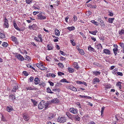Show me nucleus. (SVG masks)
Segmentation results:
<instances>
[{
	"mask_svg": "<svg viewBox=\"0 0 124 124\" xmlns=\"http://www.w3.org/2000/svg\"><path fill=\"white\" fill-rule=\"evenodd\" d=\"M60 53L62 55H66L65 53L62 51H60Z\"/></svg>",
	"mask_w": 124,
	"mask_h": 124,
	"instance_id": "obj_58",
	"label": "nucleus"
},
{
	"mask_svg": "<svg viewBox=\"0 0 124 124\" xmlns=\"http://www.w3.org/2000/svg\"><path fill=\"white\" fill-rule=\"evenodd\" d=\"M96 46L97 49L99 50H101L102 47L101 44H98L96 45Z\"/></svg>",
	"mask_w": 124,
	"mask_h": 124,
	"instance_id": "obj_18",
	"label": "nucleus"
},
{
	"mask_svg": "<svg viewBox=\"0 0 124 124\" xmlns=\"http://www.w3.org/2000/svg\"><path fill=\"white\" fill-rule=\"evenodd\" d=\"M31 100L32 103H33L34 106H36L37 105V102L35 100L31 99Z\"/></svg>",
	"mask_w": 124,
	"mask_h": 124,
	"instance_id": "obj_28",
	"label": "nucleus"
},
{
	"mask_svg": "<svg viewBox=\"0 0 124 124\" xmlns=\"http://www.w3.org/2000/svg\"><path fill=\"white\" fill-rule=\"evenodd\" d=\"M13 26L16 29L19 31H21V29L18 27L17 26V24L15 22H13Z\"/></svg>",
	"mask_w": 124,
	"mask_h": 124,
	"instance_id": "obj_12",
	"label": "nucleus"
},
{
	"mask_svg": "<svg viewBox=\"0 0 124 124\" xmlns=\"http://www.w3.org/2000/svg\"><path fill=\"white\" fill-rule=\"evenodd\" d=\"M44 107V102H40L38 105V108L39 109H42Z\"/></svg>",
	"mask_w": 124,
	"mask_h": 124,
	"instance_id": "obj_5",
	"label": "nucleus"
},
{
	"mask_svg": "<svg viewBox=\"0 0 124 124\" xmlns=\"http://www.w3.org/2000/svg\"><path fill=\"white\" fill-rule=\"evenodd\" d=\"M108 13L109 14H108V15L110 16H112L113 15V13L109 11Z\"/></svg>",
	"mask_w": 124,
	"mask_h": 124,
	"instance_id": "obj_55",
	"label": "nucleus"
},
{
	"mask_svg": "<svg viewBox=\"0 0 124 124\" xmlns=\"http://www.w3.org/2000/svg\"><path fill=\"white\" fill-rule=\"evenodd\" d=\"M117 74L119 76H123V74L122 72H117Z\"/></svg>",
	"mask_w": 124,
	"mask_h": 124,
	"instance_id": "obj_57",
	"label": "nucleus"
},
{
	"mask_svg": "<svg viewBox=\"0 0 124 124\" xmlns=\"http://www.w3.org/2000/svg\"><path fill=\"white\" fill-rule=\"evenodd\" d=\"M59 102V101L58 99L54 98V99L51 100L50 103H52L54 104H57Z\"/></svg>",
	"mask_w": 124,
	"mask_h": 124,
	"instance_id": "obj_8",
	"label": "nucleus"
},
{
	"mask_svg": "<svg viewBox=\"0 0 124 124\" xmlns=\"http://www.w3.org/2000/svg\"><path fill=\"white\" fill-rule=\"evenodd\" d=\"M47 92L51 93H54L49 88H47Z\"/></svg>",
	"mask_w": 124,
	"mask_h": 124,
	"instance_id": "obj_36",
	"label": "nucleus"
},
{
	"mask_svg": "<svg viewBox=\"0 0 124 124\" xmlns=\"http://www.w3.org/2000/svg\"><path fill=\"white\" fill-rule=\"evenodd\" d=\"M48 107V105L47 104H46V103H44V108H45V110Z\"/></svg>",
	"mask_w": 124,
	"mask_h": 124,
	"instance_id": "obj_62",
	"label": "nucleus"
},
{
	"mask_svg": "<svg viewBox=\"0 0 124 124\" xmlns=\"http://www.w3.org/2000/svg\"><path fill=\"white\" fill-rule=\"evenodd\" d=\"M100 81L99 78H95L93 79V83L94 84H96L97 82L99 83Z\"/></svg>",
	"mask_w": 124,
	"mask_h": 124,
	"instance_id": "obj_10",
	"label": "nucleus"
},
{
	"mask_svg": "<svg viewBox=\"0 0 124 124\" xmlns=\"http://www.w3.org/2000/svg\"><path fill=\"white\" fill-rule=\"evenodd\" d=\"M47 47H48V50H50L53 49V47L51 44L47 45Z\"/></svg>",
	"mask_w": 124,
	"mask_h": 124,
	"instance_id": "obj_14",
	"label": "nucleus"
},
{
	"mask_svg": "<svg viewBox=\"0 0 124 124\" xmlns=\"http://www.w3.org/2000/svg\"><path fill=\"white\" fill-rule=\"evenodd\" d=\"M122 83L121 82H117V83L116 84V85L117 86H119V89H121L122 88L121 86L122 85H121V84H122Z\"/></svg>",
	"mask_w": 124,
	"mask_h": 124,
	"instance_id": "obj_20",
	"label": "nucleus"
},
{
	"mask_svg": "<svg viewBox=\"0 0 124 124\" xmlns=\"http://www.w3.org/2000/svg\"><path fill=\"white\" fill-rule=\"evenodd\" d=\"M53 91H57L59 92V89H57V88L53 89Z\"/></svg>",
	"mask_w": 124,
	"mask_h": 124,
	"instance_id": "obj_64",
	"label": "nucleus"
},
{
	"mask_svg": "<svg viewBox=\"0 0 124 124\" xmlns=\"http://www.w3.org/2000/svg\"><path fill=\"white\" fill-rule=\"evenodd\" d=\"M113 51L114 54H115V55L116 56V54H117V52L118 51V48H114L113 49Z\"/></svg>",
	"mask_w": 124,
	"mask_h": 124,
	"instance_id": "obj_19",
	"label": "nucleus"
},
{
	"mask_svg": "<svg viewBox=\"0 0 124 124\" xmlns=\"http://www.w3.org/2000/svg\"><path fill=\"white\" fill-rule=\"evenodd\" d=\"M68 70L69 72L71 73L73 72L74 70V69L71 68H68Z\"/></svg>",
	"mask_w": 124,
	"mask_h": 124,
	"instance_id": "obj_38",
	"label": "nucleus"
},
{
	"mask_svg": "<svg viewBox=\"0 0 124 124\" xmlns=\"http://www.w3.org/2000/svg\"><path fill=\"white\" fill-rule=\"evenodd\" d=\"M69 87L70 89L72 91L75 92L77 91V89L72 85L70 86Z\"/></svg>",
	"mask_w": 124,
	"mask_h": 124,
	"instance_id": "obj_16",
	"label": "nucleus"
},
{
	"mask_svg": "<svg viewBox=\"0 0 124 124\" xmlns=\"http://www.w3.org/2000/svg\"><path fill=\"white\" fill-rule=\"evenodd\" d=\"M58 76H61L62 75H64V73L59 71L58 72Z\"/></svg>",
	"mask_w": 124,
	"mask_h": 124,
	"instance_id": "obj_49",
	"label": "nucleus"
},
{
	"mask_svg": "<svg viewBox=\"0 0 124 124\" xmlns=\"http://www.w3.org/2000/svg\"><path fill=\"white\" fill-rule=\"evenodd\" d=\"M18 86L17 85H16L15 86H14L13 88V91L16 92V90H17L18 89Z\"/></svg>",
	"mask_w": 124,
	"mask_h": 124,
	"instance_id": "obj_25",
	"label": "nucleus"
},
{
	"mask_svg": "<svg viewBox=\"0 0 124 124\" xmlns=\"http://www.w3.org/2000/svg\"><path fill=\"white\" fill-rule=\"evenodd\" d=\"M23 119L26 121H28L30 119V117L28 115L24 113L23 114Z\"/></svg>",
	"mask_w": 124,
	"mask_h": 124,
	"instance_id": "obj_6",
	"label": "nucleus"
},
{
	"mask_svg": "<svg viewBox=\"0 0 124 124\" xmlns=\"http://www.w3.org/2000/svg\"><path fill=\"white\" fill-rule=\"evenodd\" d=\"M74 115H70L68 117L72 120L74 119Z\"/></svg>",
	"mask_w": 124,
	"mask_h": 124,
	"instance_id": "obj_45",
	"label": "nucleus"
},
{
	"mask_svg": "<svg viewBox=\"0 0 124 124\" xmlns=\"http://www.w3.org/2000/svg\"><path fill=\"white\" fill-rule=\"evenodd\" d=\"M37 66L41 70H42V69L44 66L42 64L40 63V64L37 63L36 64Z\"/></svg>",
	"mask_w": 124,
	"mask_h": 124,
	"instance_id": "obj_13",
	"label": "nucleus"
},
{
	"mask_svg": "<svg viewBox=\"0 0 124 124\" xmlns=\"http://www.w3.org/2000/svg\"><path fill=\"white\" fill-rule=\"evenodd\" d=\"M37 26V25L36 24H33L31 26V28L32 29L34 30L36 29Z\"/></svg>",
	"mask_w": 124,
	"mask_h": 124,
	"instance_id": "obj_42",
	"label": "nucleus"
},
{
	"mask_svg": "<svg viewBox=\"0 0 124 124\" xmlns=\"http://www.w3.org/2000/svg\"><path fill=\"white\" fill-rule=\"evenodd\" d=\"M60 81L62 82H66L67 83H69V82L67 81L66 79L63 78L60 80Z\"/></svg>",
	"mask_w": 124,
	"mask_h": 124,
	"instance_id": "obj_32",
	"label": "nucleus"
},
{
	"mask_svg": "<svg viewBox=\"0 0 124 124\" xmlns=\"http://www.w3.org/2000/svg\"><path fill=\"white\" fill-rule=\"evenodd\" d=\"M8 43L5 42H3L2 45L4 47H7L8 46Z\"/></svg>",
	"mask_w": 124,
	"mask_h": 124,
	"instance_id": "obj_40",
	"label": "nucleus"
},
{
	"mask_svg": "<svg viewBox=\"0 0 124 124\" xmlns=\"http://www.w3.org/2000/svg\"><path fill=\"white\" fill-rule=\"evenodd\" d=\"M34 78L32 77H30L29 78V79L30 82H32Z\"/></svg>",
	"mask_w": 124,
	"mask_h": 124,
	"instance_id": "obj_60",
	"label": "nucleus"
},
{
	"mask_svg": "<svg viewBox=\"0 0 124 124\" xmlns=\"http://www.w3.org/2000/svg\"><path fill=\"white\" fill-rule=\"evenodd\" d=\"M66 119L64 116L60 117H59L58 118V120L59 122L61 123H64L66 121Z\"/></svg>",
	"mask_w": 124,
	"mask_h": 124,
	"instance_id": "obj_2",
	"label": "nucleus"
},
{
	"mask_svg": "<svg viewBox=\"0 0 124 124\" xmlns=\"http://www.w3.org/2000/svg\"><path fill=\"white\" fill-rule=\"evenodd\" d=\"M30 64H27L26 65L27 66L28 68H30L31 69H32L34 70H35V69L34 68V67H32L31 65H30Z\"/></svg>",
	"mask_w": 124,
	"mask_h": 124,
	"instance_id": "obj_30",
	"label": "nucleus"
},
{
	"mask_svg": "<svg viewBox=\"0 0 124 124\" xmlns=\"http://www.w3.org/2000/svg\"><path fill=\"white\" fill-rule=\"evenodd\" d=\"M76 82L77 84H83V82H81V81H77Z\"/></svg>",
	"mask_w": 124,
	"mask_h": 124,
	"instance_id": "obj_63",
	"label": "nucleus"
},
{
	"mask_svg": "<svg viewBox=\"0 0 124 124\" xmlns=\"http://www.w3.org/2000/svg\"><path fill=\"white\" fill-rule=\"evenodd\" d=\"M15 57L18 60L21 61H23L24 60H26L25 59H24L23 57L20 54H16L15 55Z\"/></svg>",
	"mask_w": 124,
	"mask_h": 124,
	"instance_id": "obj_1",
	"label": "nucleus"
},
{
	"mask_svg": "<svg viewBox=\"0 0 124 124\" xmlns=\"http://www.w3.org/2000/svg\"><path fill=\"white\" fill-rule=\"evenodd\" d=\"M11 38L12 39V40L14 41L17 39L14 36H12L11 37Z\"/></svg>",
	"mask_w": 124,
	"mask_h": 124,
	"instance_id": "obj_46",
	"label": "nucleus"
},
{
	"mask_svg": "<svg viewBox=\"0 0 124 124\" xmlns=\"http://www.w3.org/2000/svg\"><path fill=\"white\" fill-rule=\"evenodd\" d=\"M9 96L10 97L12 98L13 100L14 99H16V97L14 95H10Z\"/></svg>",
	"mask_w": 124,
	"mask_h": 124,
	"instance_id": "obj_51",
	"label": "nucleus"
},
{
	"mask_svg": "<svg viewBox=\"0 0 124 124\" xmlns=\"http://www.w3.org/2000/svg\"><path fill=\"white\" fill-rule=\"evenodd\" d=\"M34 81L35 84L37 85L39 84L40 80L38 77H36L34 78Z\"/></svg>",
	"mask_w": 124,
	"mask_h": 124,
	"instance_id": "obj_9",
	"label": "nucleus"
},
{
	"mask_svg": "<svg viewBox=\"0 0 124 124\" xmlns=\"http://www.w3.org/2000/svg\"><path fill=\"white\" fill-rule=\"evenodd\" d=\"M37 18L40 20L45 19L46 18V17L44 16H42L41 14H40L37 15Z\"/></svg>",
	"mask_w": 124,
	"mask_h": 124,
	"instance_id": "obj_4",
	"label": "nucleus"
},
{
	"mask_svg": "<svg viewBox=\"0 0 124 124\" xmlns=\"http://www.w3.org/2000/svg\"><path fill=\"white\" fill-rule=\"evenodd\" d=\"M73 18H74V20H73L74 21H76L77 20V16H76L75 15H74Z\"/></svg>",
	"mask_w": 124,
	"mask_h": 124,
	"instance_id": "obj_61",
	"label": "nucleus"
},
{
	"mask_svg": "<svg viewBox=\"0 0 124 124\" xmlns=\"http://www.w3.org/2000/svg\"><path fill=\"white\" fill-rule=\"evenodd\" d=\"M54 31L55 35L58 36H59L60 35V31L59 30L57 29L56 28Z\"/></svg>",
	"mask_w": 124,
	"mask_h": 124,
	"instance_id": "obj_17",
	"label": "nucleus"
},
{
	"mask_svg": "<svg viewBox=\"0 0 124 124\" xmlns=\"http://www.w3.org/2000/svg\"><path fill=\"white\" fill-rule=\"evenodd\" d=\"M87 6L88 7H89L90 8H93V6L90 4H87Z\"/></svg>",
	"mask_w": 124,
	"mask_h": 124,
	"instance_id": "obj_53",
	"label": "nucleus"
},
{
	"mask_svg": "<svg viewBox=\"0 0 124 124\" xmlns=\"http://www.w3.org/2000/svg\"><path fill=\"white\" fill-rule=\"evenodd\" d=\"M4 25L5 28H8L9 26V25L8 23V20L7 19L6 17H5L4 19Z\"/></svg>",
	"mask_w": 124,
	"mask_h": 124,
	"instance_id": "obj_3",
	"label": "nucleus"
},
{
	"mask_svg": "<svg viewBox=\"0 0 124 124\" xmlns=\"http://www.w3.org/2000/svg\"><path fill=\"white\" fill-rule=\"evenodd\" d=\"M26 58L27 59V60L28 61H29L30 60H31V58L30 57H29V56H27L26 55Z\"/></svg>",
	"mask_w": 124,
	"mask_h": 124,
	"instance_id": "obj_56",
	"label": "nucleus"
},
{
	"mask_svg": "<svg viewBox=\"0 0 124 124\" xmlns=\"http://www.w3.org/2000/svg\"><path fill=\"white\" fill-rule=\"evenodd\" d=\"M26 89L27 90H36L37 89V88H32L31 87H29L26 88Z\"/></svg>",
	"mask_w": 124,
	"mask_h": 124,
	"instance_id": "obj_33",
	"label": "nucleus"
},
{
	"mask_svg": "<svg viewBox=\"0 0 124 124\" xmlns=\"http://www.w3.org/2000/svg\"><path fill=\"white\" fill-rule=\"evenodd\" d=\"M7 110L8 112H10L13 110V109L12 108L8 106L7 107Z\"/></svg>",
	"mask_w": 124,
	"mask_h": 124,
	"instance_id": "obj_24",
	"label": "nucleus"
},
{
	"mask_svg": "<svg viewBox=\"0 0 124 124\" xmlns=\"http://www.w3.org/2000/svg\"><path fill=\"white\" fill-rule=\"evenodd\" d=\"M23 73L24 75L26 76H27L28 75V74L26 71H24L23 72Z\"/></svg>",
	"mask_w": 124,
	"mask_h": 124,
	"instance_id": "obj_47",
	"label": "nucleus"
},
{
	"mask_svg": "<svg viewBox=\"0 0 124 124\" xmlns=\"http://www.w3.org/2000/svg\"><path fill=\"white\" fill-rule=\"evenodd\" d=\"M103 53H105L109 55L110 54V52L109 50L107 49H104L103 51Z\"/></svg>",
	"mask_w": 124,
	"mask_h": 124,
	"instance_id": "obj_11",
	"label": "nucleus"
},
{
	"mask_svg": "<svg viewBox=\"0 0 124 124\" xmlns=\"http://www.w3.org/2000/svg\"><path fill=\"white\" fill-rule=\"evenodd\" d=\"M58 65L60 67L63 68L64 67V65L63 64L61 63H59L58 64Z\"/></svg>",
	"mask_w": 124,
	"mask_h": 124,
	"instance_id": "obj_44",
	"label": "nucleus"
},
{
	"mask_svg": "<svg viewBox=\"0 0 124 124\" xmlns=\"http://www.w3.org/2000/svg\"><path fill=\"white\" fill-rule=\"evenodd\" d=\"M74 67L77 70H78L79 68V66H78V63L77 62H75V64L74 65Z\"/></svg>",
	"mask_w": 124,
	"mask_h": 124,
	"instance_id": "obj_27",
	"label": "nucleus"
},
{
	"mask_svg": "<svg viewBox=\"0 0 124 124\" xmlns=\"http://www.w3.org/2000/svg\"><path fill=\"white\" fill-rule=\"evenodd\" d=\"M88 50L90 51L95 52V49L92 47H91L90 46L88 47Z\"/></svg>",
	"mask_w": 124,
	"mask_h": 124,
	"instance_id": "obj_21",
	"label": "nucleus"
},
{
	"mask_svg": "<svg viewBox=\"0 0 124 124\" xmlns=\"http://www.w3.org/2000/svg\"><path fill=\"white\" fill-rule=\"evenodd\" d=\"M67 29L70 31L74 30L75 29V27L74 26H72L71 27H68L67 28Z\"/></svg>",
	"mask_w": 124,
	"mask_h": 124,
	"instance_id": "obj_26",
	"label": "nucleus"
},
{
	"mask_svg": "<svg viewBox=\"0 0 124 124\" xmlns=\"http://www.w3.org/2000/svg\"><path fill=\"white\" fill-rule=\"evenodd\" d=\"M0 35H1L0 36V38L3 39L5 37V35L4 34L1 33Z\"/></svg>",
	"mask_w": 124,
	"mask_h": 124,
	"instance_id": "obj_48",
	"label": "nucleus"
},
{
	"mask_svg": "<svg viewBox=\"0 0 124 124\" xmlns=\"http://www.w3.org/2000/svg\"><path fill=\"white\" fill-rule=\"evenodd\" d=\"M36 4H34V5L33 6V8H34V9H37L38 10H39L40 9V7L38 6L37 7H36Z\"/></svg>",
	"mask_w": 124,
	"mask_h": 124,
	"instance_id": "obj_31",
	"label": "nucleus"
},
{
	"mask_svg": "<svg viewBox=\"0 0 124 124\" xmlns=\"http://www.w3.org/2000/svg\"><path fill=\"white\" fill-rule=\"evenodd\" d=\"M39 85H40L41 87H44L45 86V84L44 82L42 81L40 82V83L39 84Z\"/></svg>",
	"mask_w": 124,
	"mask_h": 124,
	"instance_id": "obj_15",
	"label": "nucleus"
},
{
	"mask_svg": "<svg viewBox=\"0 0 124 124\" xmlns=\"http://www.w3.org/2000/svg\"><path fill=\"white\" fill-rule=\"evenodd\" d=\"M79 53L82 55H83L84 54V50L82 49H80L79 51Z\"/></svg>",
	"mask_w": 124,
	"mask_h": 124,
	"instance_id": "obj_41",
	"label": "nucleus"
},
{
	"mask_svg": "<svg viewBox=\"0 0 124 124\" xmlns=\"http://www.w3.org/2000/svg\"><path fill=\"white\" fill-rule=\"evenodd\" d=\"M48 82L49 83L50 86H53L54 85V83L50 81H48Z\"/></svg>",
	"mask_w": 124,
	"mask_h": 124,
	"instance_id": "obj_52",
	"label": "nucleus"
},
{
	"mask_svg": "<svg viewBox=\"0 0 124 124\" xmlns=\"http://www.w3.org/2000/svg\"><path fill=\"white\" fill-rule=\"evenodd\" d=\"M32 0H26V1L27 3L28 4H30Z\"/></svg>",
	"mask_w": 124,
	"mask_h": 124,
	"instance_id": "obj_54",
	"label": "nucleus"
},
{
	"mask_svg": "<svg viewBox=\"0 0 124 124\" xmlns=\"http://www.w3.org/2000/svg\"><path fill=\"white\" fill-rule=\"evenodd\" d=\"M91 22L97 26L99 25V23L95 21L94 20H93L91 21Z\"/></svg>",
	"mask_w": 124,
	"mask_h": 124,
	"instance_id": "obj_34",
	"label": "nucleus"
},
{
	"mask_svg": "<svg viewBox=\"0 0 124 124\" xmlns=\"http://www.w3.org/2000/svg\"><path fill=\"white\" fill-rule=\"evenodd\" d=\"M97 32V30L95 31H89V33L93 35H96V33Z\"/></svg>",
	"mask_w": 124,
	"mask_h": 124,
	"instance_id": "obj_29",
	"label": "nucleus"
},
{
	"mask_svg": "<svg viewBox=\"0 0 124 124\" xmlns=\"http://www.w3.org/2000/svg\"><path fill=\"white\" fill-rule=\"evenodd\" d=\"M93 75H97L100 74L101 73L100 72V71H93Z\"/></svg>",
	"mask_w": 124,
	"mask_h": 124,
	"instance_id": "obj_23",
	"label": "nucleus"
},
{
	"mask_svg": "<svg viewBox=\"0 0 124 124\" xmlns=\"http://www.w3.org/2000/svg\"><path fill=\"white\" fill-rule=\"evenodd\" d=\"M70 111L74 114H76L78 112V110L77 109H74L73 108H71L70 109Z\"/></svg>",
	"mask_w": 124,
	"mask_h": 124,
	"instance_id": "obj_7",
	"label": "nucleus"
},
{
	"mask_svg": "<svg viewBox=\"0 0 124 124\" xmlns=\"http://www.w3.org/2000/svg\"><path fill=\"white\" fill-rule=\"evenodd\" d=\"M75 118L76 120L79 121L80 120V118L78 115H74V119Z\"/></svg>",
	"mask_w": 124,
	"mask_h": 124,
	"instance_id": "obj_22",
	"label": "nucleus"
},
{
	"mask_svg": "<svg viewBox=\"0 0 124 124\" xmlns=\"http://www.w3.org/2000/svg\"><path fill=\"white\" fill-rule=\"evenodd\" d=\"M34 39L36 41H37L38 42H40L39 39L37 37H35L34 38Z\"/></svg>",
	"mask_w": 124,
	"mask_h": 124,
	"instance_id": "obj_50",
	"label": "nucleus"
},
{
	"mask_svg": "<svg viewBox=\"0 0 124 124\" xmlns=\"http://www.w3.org/2000/svg\"><path fill=\"white\" fill-rule=\"evenodd\" d=\"M114 19V18H109L108 19V22L110 23H112L113 20Z\"/></svg>",
	"mask_w": 124,
	"mask_h": 124,
	"instance_id": "obj_37",
	"label": "nucleus"
},
{
	"mask_svg": "<svg viewBox=\"0 0 124 124\" xmlns=\"http://www.w3.org/2000/svg\"><path fill=\"white\" fill-rule=\"evenodd\" d=\"M119 34L120 35L124 34V29H123L121 30L120 31H119Z\"/></svg>",
	"mask_w": 124,
	"mask_h": 124,
	"instance_id": "obj_35",
	"label": "nucleus"
},
{
	"mask_svg": "<svg viewBox=\"0 0 124 124\" xmlns=\"http://www.w3.org/2000/svg\"><path fill=\"white\" fill-rule=\"evenodd\" d=\"M120 45L123 48L124 47V44L123 43H120Z\"/></svg>",
	"mask_w": 124,
	"mask_h": 124,
	"instance_id": "obj_59",
	"label": "nucleus"
},
{
	"mask_svg": "<svg viewBox=\"0 0 124 124\" xmlns=\"http://www.w3.org/2000/svg\"><path fill=\"white\" fill-rule=\"evenodd\" d=\"M100 24L101 26H102L104 27L105 26L104 23L103 22V21L102 20H101V22H100Z\"/></svg>",
	"mask_w": 124,
	"mask_h": 124,
	"instance_id": "obj_43",
	"label": "nucleus"
},
{
	"mask_svg": "<svg viewBox=\"0 0 124 124\" xmlns=\"http://www.w3.org/2000/svg\"><path fill=\"white\" fill-rule=\"evenodd\" d=\"M73 41H74V39H70V43H71L72 45L73 46H74L75 45V42H73Z\"/></svg>",
	"mask_w": 124,
	"mask_h": 124,
	"instance_id": "obj_39",
	"label": "nucleus"
}]
</instances>
